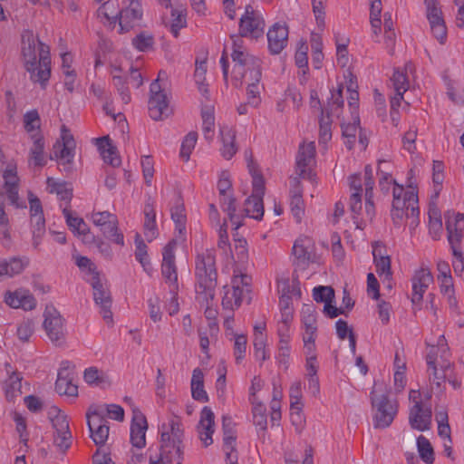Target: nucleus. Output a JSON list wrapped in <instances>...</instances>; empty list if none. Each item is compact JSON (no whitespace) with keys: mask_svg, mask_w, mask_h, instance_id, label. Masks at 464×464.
<instances>
[{"mask_svg":"<svg viewBox=\"0 0 464 464\" xmlns=\"http://www.w3.org/2000/svg\"><path fill=\"white\" fill-rule=\"evenodd\" d=\"M218 333V326L215 322L208 324V330L198 329L199 346L203 353H208V347L210 343L209 338L217 337Z\"/></svg>","mask_w":464,"mask_h":464,"instance_id":"49","label":"nucleus"},{"mask_svg":"<svg viewBox=\"0 0 464 464\" xmlns=\"http://www.w3.org/2000/svg\"><path fill=\"white\" fill-rule=\"evenodd\" d=\"M4 302L11 308L31 311L36 307V300L28 289L18 288L7 290L4 295Z\"/></svg>","mask_w":464,"mask_h":464,"instance_id":"21","label":"nucleus"},{"mask_svg":"<svg viewBox=\"0 0 464 464\" xmlns=\"http://www.w3.org/2000/svg\"><path fill=\"white\" fill-rule=\"evenodd\" d=\"M447 237L454 256L453 269L459 276L464 269L462 240L464 238V214L448 210L444 213Z\"/></svg>","mask_w":464,"mask_h":464,"instance_id":"4","label":"nucleus"},{"mask_svg":"<svg viewBox=\"0 0 464 464\" xmlns=\"http://www.w3.org/2000/svg\"><path fill=\"white\" fill-rule=\"evenodd\" d=\"M292 255L295 267L293 280L298 283L297 273L306 270L315 261V246L312 238L308 237H298L292 247Z\"/></svg>","mask_w":464,"mask_h":464,"instance_id":"8","label":"nucleus"},{"mask_svg":"<svg viewBox=\"0 0 464 464\" xmlns=\"http://www.w3.org/2000/svg\"><path fill=\"white\" fill-rule=\"evenodd\" d=\"M97 146L105 163L112 167H119L121 165V160L118 154L117 148L112 144L109 136L97 139Z\"/></svg>","mask_w":464,"mask_h":464,"instance_id":"31","label":"nucleus"},{"mask_svg":"<svg viewBox=\"0 0 464 464\" xmlns=\"http://www.w3.org/2000/svg\"><path fill=\"white\" fill-rule=\"evenodd\" d=\"M50 193H55L58 199L65 202V207L69 208L70 202L72 198V189L68 188L65 183L53 182L51 179L47 180Z\"/></svg>","mask_w":464,"mask_h":464,"instance_id":"46","label":"nucleus"},{"mask_svg":"<svg viewBox=\"0 0 464 464\" xmlns=\"http://www.w3.org/2000/svg\"><path fill=\"white\" fill-rule=\"evenodd\" d=\"M424 4L426 5L427 18L430 24L444 20L437 0H424Z\"/></svg>","mask_w":464,"mask_h":464,"instance_id":"64","label":"nucleus"},{"mask_svg":"<svg viewBox=\"0 0 464 464\" xmlns=\"http://www.w3.org/2000/svg\"><path fill=\"white\" fill-rule=\"evenodd\" d=\"M332 116L321 112L319 121V142L326 143L332 139Z\"/></svg>","mask_w":464,"mask_h":464,"instance_id":"54","label":"nucleus"},{"mask_svg":"<svg viewBox=\"0 0 464 464\" xmlns=\"http://www.w3.org/2000/svg\"><path fill=\"white\" fill-rule=\"evenodd\" d=\"M117 224V218L114 217L111 220L107 221L106 225L100 227V229L106 238L122 246L124 244V237L123 235L119 232Z\"/></svg>","mask_w":464,"mask_h":464,"instance_id":"44","label":"nucleus"},{"mask_svg":"<svg viewBox=\"0 0 464 464\" xmlns=\"http://www.w3.org/2000/svg\"><path fill=\"white\" fill-rule=\"evenodd\" d=\"M29 265V258L26 256H14L9 259L0 260V271L8 277H14L21 274Z\"/></svg>","mask_w":464,"mask_h":464,"instance_id":"34","label":"nucleus"},{"mask_svg":"<svg viewBox=\"0 0 464 464\" xmlns=\"http://www.w3.org/2000/svg\"><path fill=\"white\" fill-rule=\"evenodd\" d=\"M231 58L234 63L232 70V80L235 86H240L243 83V79L247 77L246 66L249 67V77L256 82H260L262 78L261 72V60L248 52L237 51L231 53Z\"/></svg>","mask_w":464,"mask_h":464,"instance_id":"6","label":"nucleus"},{"mask_svg":"<svg viewBox=\"0 0 464 464\" xmlns=\"http://www.w3.org/2000/svg\"><path fill=\"white\" fill-rule=\"evenodd\" d=\"M314 300L317 303L333 302L334 298V290L332 286L319 285L313 290Z\"/></svg>","mask_w":464,"mask_h":464,"instance_id":"62","label":"nucleus"},{"mask_svg":"<svg viewBox=\"0 0 464 464\" xmlns=\"http://www.w3.org/2000/svg\"><path fill=\"white\" fill-rule=\"evenodd\" d=\"M24 130L28 133H35L34 131H40V116L36 110L27 111L24 115Z\"/></svg>","mask_w":464,"mask_h":464,"instance_id":"58","label":"nucleus"},{"mask_svg":"<svg viewBox=\"0 0 464 464\" xmlns=\"http://www.w3.org/2000/svg\"><path fill=\"white\" fill-rule=\"evenodd\" d=\"M88 428L91 438L97 446L104 445L110 428L104 416V409L101 405H91L86 412Z\"/></svg>","mask_w":464,"mask_h":464,"instance_id":"10","label":"nucleus"},{"mask_svg":"<svg viewBox=\"0 0 464 464\" xmlns=\"http://www.w3.org/2000/svg\"><path fill=\"white\" fill-rule=\"evenodd\" d=\"M215 415L212 410L205 406L200 412V420L198 426L199 439L205 447L213 443L212 435L214 433Z\"/></svg>","mask_w":464,"mask_h":464,"instance_id":"28","label":"nucleus"},{"mask_svg":"<svg viewBox=\"0 0 464 464\" xmlns=\"http://www.w3.org/2000/svg\"><path fill=\"white\" fill-rule=\"evenodd\" d=\"M417 447L420 459L426 464H432L434 462V450L433 448L424 436L420 435L417 439Z\"/></svg>","mask_w":464,"mask_h":464,"instance_id":"50","label":"nucleus"},{"mask_svg":"<svg viewBox=\"0 0 464 464\" xmlns=\"http://www.w3.org/2000/svg\"><path fill=\"white\" fill-rule=\"evenodd\" d=\"M163 77L167 78L166 72L160 71L158 78L151 82L150 87L148 109L150 117L154 121H162L172 113L167 94L160 83Z\"/></svg>","mask_w":464,"mask_h":464,"instance_id":"7","label":"nucleus"},{"mask_svg":"<svg viewBox=\"0 0 464 464\" xmlns=\"http://www.w3.org/2000/svg\"><path fill=\"white\" fill-rule=\"evenodd\" d=\"M249 172L252 176L253 190L251 195L264 197L265 194V180L262 174L254 169L250 164L248 165Z\"/></svg>","mask_w":464,"mask_h":464,"instance_id":"61","label":"nucleus"},{"mask_svg":"<svg viewBox=\"0 0 464 464\" xmlns=\"http://www.w3.org/2000/svg\"><path fill=\"white\" fill-rule=\"evenodd\" d=\"M144 235L149 242L158 236L156 213L152 204L147 203L144 207Z\"/></svg>","mask_w":464,"mask_h":464,"instance_id":"38","label":"nucleus"},{"mask_svg":"<svg viewBox=\"0 0 464 464\" xmlns=\"http://www.w3.org/2000/svg\"><path fill=\"white\" fill-rule=\"evenodd\" d=\"M202 130L205 139L211 141L214 137L215 116L210 110H202Z\"/></svg>","mask_w":464,"mask_h":464,"instance_id":"53","label":"nucleus"},{"mask_svg":"<svg viewBox=\"0 0 464 464\" xmlns=\"http://www.w3.org/2000/svg\"><path fill=\"white\" fill-rule=\"evenodd\" d=\"M446 299L450 315L456 321L459 327L464 326V311H461L460 307L459 306V303L455 296V294L446 296Z\"/></svg>","mask_w":464,"mask_h":464,"instance_id":"57","label":"nucleus"},{"mask_svg":"<svg viewBox=\"0 0 464 464\" xmlns=\"http://www.w3.org/2000/svg\"><path fill=\"white\" fill-rule=\"evenodd\" d=\"M220 135L223 146L221 148L222 156L230 160L237 151L236 145V130L228 126H223L220 129Z\"/></svg>","mask_w":464,"mask_h":464,"instance_id":"35","label":"nucleus"},{"mask_svg":"<svg viewBox=\"0 0 464 464\" xmlns=\"http://www.w3.org/2000/svg\"><path fill=\"white\" fill-rule=\"evenodd\" d=\"M314 142L303 143L299 146L296 156V172L299 176L298 178L307 179L310 180L313 179L314 174L310 169V166L314 161Z\"/></svg>","mask_w":464,"mask_h":464,"instance_id":"19","label":"nucleus"},{"mask_svg":"<svg viewBox=\"0 0 464 464\" xmlns=\"http://www.w3.org/2000/svg\"><path fill=\"white\" fill-rule=\"evenodd\" d=\"M31 140H33V146L30 149L31 160L35 166L44 167L46 164L44 137L40 131H35L31 134Z\"/></svg>","mask_w":464,"mask_h":464,"instance_id":"37","label":"nucleus"},{"mask_svg":"<svg viewBox=\"0 0 464 464\" xmlns=\"http://www.w3.org/2000/svg\"><path fill=\"white\" fill-rule=\"evenodd\" d=\"M184 430L179 417L173 416L161 426L160 452L150 456V464H182L184 459Z\"/></svg>","mask_w":464,"mask_h":464,"instance_id":"2","label":"nucleus"},{"mask_svg":"<svg viewBox=\"0 0 464 464\" xmlns=\"http://www.w3.org/2000/svg\"><path fill=\"white\" fill-rule=\"evenodd\" d=\"M186 14V9L182 7L171 10L172 20L169 29L173 36L176 38L179 35V30L187 26Z\"/></svg>","mask_w":464,"mask_h":464,"instance_id":"48","label":"nucleus"},{"mask_svg":"<svg viewBox=\"0 0 464 464\" xmlns=\"http://www.w3.org/2000/svg\"><path fill=\"white\" fill-rule=\"evenodd\" d=\"M265 20L262 14L247 5L245 13L239 19L238 32L240 36L258 39L264 35Z\"/></svg>","mask_w":464,"mask_h":464,"instance_id":"12","label":"nucleus"},{"mask_svg":"<svg viewBox=\"0 0 464 464\" xmlns=\"http://www.w3.org/2000/svg\"><path fill=\"white\" fill-rule=\"evenodd\" d=\"M131 44L138 51L147 52L152 49L154 45V37L148 32H141L132 39Z\"/></svg>","mask_w":464,"mask_h":464,"instance_id":"52","label":"nucleus"},{"mask_svg":"<svg viewBox=\"0 0 464 464\" xmlns=\"http://www.w3.org/2000/svg\"><path fill=\"white\" fill-rule=\"evenodd\" d=\"M376 273L379 276H384L385 279H390L392 276L391 271V259L388 256H382L381 249L373 248L372 251Z\"/></svg>","mask_w":464,"mask_h":464,"instance_id":"42","label":"nucleus"},{"mask_svg":"<svg viewBox=\"0 0 464 464\" xmlns=\"http://www.w3.org/2000/svg\"><path fill=\"white\" fill-rule=\"evenodd\" d=\"M177 241L170 240L163 248L161 274L166 283L169 284L170 292L178 290V271L175 263V248Z\"/></svg>","mask_w":464,"mask_h":464,"instance_id":"16","label":"nucleus"},{"mask_svg":"<svg viewBox=\"0 0 464 464\" xmlns=\"http://www.w3.org/2000/svg\"><path fill=\"white\" fill-rule=\"evenodd\" d=\"M171 218L176 225V230L181 234L186 229V214L182 200L176 198L175 205L170 208Z\"/></svg>","mask_w":464,"mask_h":464,"instance_id":"45","label":"nucleus"},{"mask_svg":"<svg viewBox=\"0 0 464 464\" xmlns=\"http://www.w3.org/2000/svg\"><path fill=\"white\" fill-rule=\"evenodd\" d=\"M343 106V88L339 87L338 90L331 91V98L328 100L325 107L321 108V111H324V114L330 116H337L339 117L342 109Z\"/></svg>","mask_w":464,"mask_h":464,"instance_id":"41","label":"nucleus"},{"mask_svg":"<svg viewBox=\"0 0 464 464\" xmlns=\"http://www.w3.org/2000/svg\"><path fill=\"white\" fill-rule=\"evenodd\" d=\"M288 26L285 24L275 23L267 31V48L272 55H276L287 46Z\"/></svg>","mask_w":464,"mask_h":464,"instance_id":"20","label":"nucleus"},{"mask_svg":"<svg viewBox=\"0 0 464 464\" xmlns=\"http://www.w3.org/2000/svg\"><path fill=\"white\" fill-rule=\"evenodd\" d=\"M244 211L246 217L256 220L262 219L264 216L263 197L251 195L245 201Z\"/></svg>","mask_w":464,"mask_h":464,"instance_id":"40","label":"nucleus"},{"mask_svg":"<svg viewBox=\"0 0 464 464\" xmlns=\"http://www.w3.org/2000/svg\"><path fill=\"white\" fill-rule=\"evenodd\" d=\"M21 54L30 80L45 88L51 76L50 48L42 43L31 30H24L21 35Z\"/></svg>","mask_w":464,"mask_h":464,"instance_id":"1","label":"nucleus"},{"mask_svg":"<svg viewBox=\"0 0 464 464\" xmlns=\"http://www.w3.org/2000/svg\"><path fill=\"white\" fill-rule=\"evenodd\" d=\"M63 214L66 219L67 226L73 233L83 236L87 241H91L93 238L83 218L73 216L67 207L63 208Z\"/></svg>","mask_w":464,"mask_h":464,"instance_id":"33","label":"nucleus"},{"mask_svg":"<svg viewBox=\"0 0 464 464\" xmlns=\"http://www.w3.org/2000/svg\"><path fill=\"white\" fill-rule=\"evenodd\" d=\"M250 281L251 278L246 274L239 276L235 275L233 276L231 281L232 286L225 291L222 299V306L224 309L233 311L241 305L244 293L249 292Z\"/></svg>","mask_w":464,"mask_h":464,"instance_id":"13","label":"nucleus"},{"mask_svg":"<svg viewBox=\"0 0 464 464\" xmlns=\"http://www.w3.org/2000/svg\"><path fill=\"white\" fill-rule=\"evenodd\" d=\"M8 368H11L10 364H6V371L7 373H9V377L5 382L4 389L6 400L9 401H13L22 393L21 389L23 377L20 372L16 371L11 372V370H9Z\"/></svg>","mask_w":464,"mask_h":464,"instance_id":"32","label":"nucleus"},{"mask_svg":"<svg viewBox=\"0 0 464 464\" xmlns=\"http://www.w3.org/2000/svg\"><path fill=\"white\" fill-rule=\"evenodd\" d=\"M222 429L223 450L226 455V463L237 464L238 452L237 450V436L234 430V422L230 417H223Z\"/></svg>","mask_w":464,"mask_h":464,"instance_id":"18","label":"nucleus"},{"mask_svg":"<svg viewBox=\"0 0 464 464\" xmlns=\"http://www.w3.org/2000/svg\"><path fill=\"white\" fill-rule=\"evenodd\" d=\"M302 323L304 327L303 341L304 347L312 352L315 348V338L317 332L316 313L313 305H305L302 310Z\"/></svg>","mask_w":464,"mask_h":464,"instance_id":"22","label":"nucleus"},{"mask_svg":"<svg viewBox=\"0 0 464 464\" xmlns=\"http://www.w3.org/2000/svg\"><path fill=\"white\" fill-rule=\"evenodd\" d=\"M44 328L48 338L56 345H62L65 341V331L63 326V319L60 313L52 308H46L44 311Z\"/></svg>","mask_w":464,"mask_h":464,"instance_id":"15","label":"nucleus"},{"mask_svg":"<svg viewBox=\"0 0 464 464\" xmlns=\"http://www.w3.org/2000/svg\"><path fill=\"white\" fill-rule=\"evenodd\" d=\"M371 401L374 411V427L379 429L388 428L397 415V401L391 400L386 391L382 390L379 385L375 383L371 392Z\"/></svg>","mask_w":464,"mask_h":464,"instance_id":"5","label":"nucleus"},{"mask_svg":"<svg viewBox=\"0 0 464 464\" xmlns=\"http://www.w3.org/2000/svg\"><path fill=\"white\" fill-rule=\"evenodd\" d=\"M135 246V257L137 261H139L142 266L144 271L150 273L152 270V267L148 255V247L139 235L136 236Z\"/></svg>","mask_w":464,"mask_h":464,"instance_id":"47","label":"nucleus"},{"mask_svg":"<svg viewBox=\"0 0 464 464\" xmlns=\"http://www.w3.org/2000/svg\"><path fill=\"white\" fill-rule=\"evenodd\" d=\"M393 184L395 187L392 190L393 200H396L407 203V210H410V213H407V218H411V226L415 227L419 225V215L420 209L418 207V195L414 188H411L409 191L404 192L403 187L400 186L393 180Z\"/></svg>","mask_w":464,"mask_h":464,"instance_id":"17","label":"nucleus"},{"mask_svg":"<svg viewBox=\"0 0 464 464\" xmlns=\"http://www.w3.org/2000/svg\"><path fill=\"white\" fill-rule=\"evenodd\" d=\"M69 364L68 361L62 363L63 366L58 372L55 382V391L60 395L76 397L78 395V386L73 383V377L69 371Z\"/></svg>","mask_w":464,"mask_h":464,"instance_id":"27","label":"nucleus"},{"mask_svg":"<svg viewBox=\"0 0 464 464\" xmlns=\"http://www.w3.org/2000/svg\"><path fill=\"white\" fill-rule=\"evenodd\" d=\"M142 8L140 3L122 9L119 13L120 33H127L135 26L140 25L142 19Z\"/></svg>","mask_w":464,"mask_h":464,"instance_id":"25","label":"nucleus"},{"mask_svg":"<svg viewBox=\"0 0 464 464\" xmlns=\"http://www.w3.org/2000/svg\"><path fill=\"white\" fill-rule=\"evenodd\" d=\"M147 429L148 422L146 417L139 410H133V417L130 425V442L132 446L138 449L145 447Z\"/></svg>","mask_w":464,"mask_h":464,"instance_id":"26","label":"nucleus"},{"mask_svg":"<svg viewBox=\"0 0 464 464\" xmlns=\"http://www.w3.org/2000/svg\"><path fill=\"white\" fill-rule=\"evenodd\" d=\"M197 140L198 133L196 131H190L185 136L181 143L179 153L183 160L188 161L189 160L190 154L195 148Z\"/></svg>","mask_w":464,"mask_h":464,"instance_id":"56","label":"nucleus"},{"mask_svg":"<svg viewBox=\"0 0 464 464\" xmlns=\"http://www.w3.org/2000/svg\"><path fill=\"white\" fill-rule=\"evenodd\" d=\"M411 302L413 304H419L422 301L423 295L428 289L429 285L433 282V276L428 269L421 268L415 273L411 279Z\"/></svg>","mask_w":464,"mask_h":464,"instance_id":"29","label":"nucleus"},{"mask_svg":"<svg viewBox=\"0 0 464 464\" xmlns=\"http://www.w3.org/2000/svg\"><path fill=\"white\" fill-rule=\"evenodd\" d=\"M219 204L224 212H227L232 225L235 226L234 229L237 230L241 226V218L236 215V198L233 192H225L224 196H219Z\"/></svg>","mask_w":464,"mask_h":464,"instance_id":"36","label":"nucleus"},{"mask_svg":"<svg viewBox=\"0 0 464 464\" xmlns=\"http://www.w3.org/2000/svg\"><path fill=\"white\" fill-rule=\"evenodd\" d=\"M410 210H407V203H403L396 200L392 202L391 217L392 222L395 227H401L403 224L404 217L407 218V213H410Z\"/></svg>","mask_w":464,"mask_h":464,"instance_id":"55","label":"nucleus"},{"mask_svg":"<svg viewBox=\"0 0 464 464\" xmlns=\"http://www.w3.org/2000/svg\"><path fill=\"white\" fill-rule=\"evenodd\" d=\"M93 291V300L100 307V313L103 320L108 324H112V312L111 310L112 304L111 295L109 287L103 283L99 273H93L92 277L88 279Z\"/></svg>","mask_w":464,"mask_h":464,"instance_id":"11","label":"nucleus"},{"mask_svg":"<svg viewBox=\"0 0 464 464\" xmlns=\"http://www.w3.org/2000/svg\"><path fill=\"white\" fill-rule=\"evenodd\" d=\"M432 411L430 406L413 404L410 409L409 422L414 430L424 431L430 428Z\"/></svg>","mask_w":464,"mask_h":464,"instance_id":"23","label":"nucleus"},{"mask_svg":"<svg viewBox=\"0 0 464 464\" xmlns=\"http://www.w3.org/2000/svg\"><path fill=\"white\" fill-rule=\"evenodd\" d=\"M30 218L34 236H44L45 233V219L40 199L32 193L29 195Z\"/></svg>","mask_w":464,"mask_h":464,"instance_id":"30","label":"nucleus"},{"mask_svg":"<svg viewBox=\"0 0 464 464\" xmlns=\"http://www.w3.org/2000/svg\"><path fill=\"white\" fill-rule=\"evenodd\" d=\"M234 355L237 364L241 363L246 352L247 339L245 334H235Z\"/></svg>","mask_w":464,"mask_h":464,"instance_id":"59","label":"nucleus"},{"mask_svg":"<svg viewBox=\"0 0 464 464\" xmlns=\"http://www.w3.org/2000/svg\"><path fill=\"white\" fill-rule=\"evenodd\" d=\"M371 3V13L370 19L371 24L373 28L374 34H377L381 30V13H382V1L381 0H370Z\"/></svg>","mask_w":464,"mask_h":464,"instance_id":"60","label":"nucleus"},{"mask_svg":"<svg viewBox=\"0 0 464 464\" xmlns=\"http://www.w3.org/2000/svg\"><path fill=\"white\" fill-rule=\"evenodd\" d=\"M196 292L206 302L215 296L218 272L214 249H205L195 258Z\"/></svg>","mask_w":464,"mask_h":464,"instance_id":"3","label":"nucleus"},{"mask_svg":"<svg viewBox=\"0 0 464 464\" xmlns=\"http://www.w3.org/2000/svg\"><path fill=\"white\" fill-rule=\"evenodd\" d=\"M277 334L279 336L278 362L280 364H284L285 367L287 368L290 355V334L289 332H286L285 325L278 327Z\"/></svg>","mask_w":464,"mask_h":464,"instance_id":"39","label":"nucleus"},{"mask_svg":"<svg viewBox=\"0 0 464 464\" xmlns=\"http://www.w3.org/2000/svg\"><path fill=\"white\" fill-rule=\"evenodd\" d=\"M290 208L296 222H301L304 215V201L303 199V186L299 178L290 179Z\"/></svg>","mask_w":464,"mask_h":464,"instance_id":"24","label":"nucleus"},{"mask_svg":"<svg viewBox=\"0 0 464 464\" xmlns=\"http://www.w3.org/2000/svg\"><path fill=\"white\" fill-rule=\"evenodd\" d=\"M439 347L431 346L426 355V362L430 382L434 383L438 389H440L447 378L450 376L452 369L449 360L443 358L442 355L439 358Z\"/></svg>","mask_w":464,"mask_h":464,"instance_id":"9","label":"nucleus"},{"mask_svg":"<svg viewBox=\"0 0 464 464\" xmlns=\"http://www.w3.org/2000/svg\"><path fill=\"white\" fill-rule=\"evenodd\" d=\"M62 141L57 140L53 145V155L51 160H59L63 165V170L71 171L72 163L74 157L75 141L73 137L63 128Z\"/></svg>","mask_w":464,"mask_h":464,"instance_id":"14","label":"nucleus"},{"mask_svg":"<svg viewBox=\"0 0 464 464\" xmlns=\"http://www.w3.org/2000/svg\"><path fill=\"white\" fill-rule=\"evenodd\" d=\"M253 423L260 430L266 431L267 429L266 408L264 404L258 402L252 408Z\"/></svg>","mask_w":464,"mask_h":464,"instance_id":"51","label":"nucleus"},{"mask_svg":"<svg viewBox=\"0 0 464 464\" xmlns=\"http://www.w3.org/2000/svg\"><path fill=\"white\" fill-rule=\"evenodd\" d=\"M234 248L237 262L245 263L248 258V250L246 240L238 237V233L234 234Z\"/></svg>","mask_w":464,"mask_h":464,"instance_id":"63","label":"nucleus"},{"mask_svg":"<svg viewBox=\"0 0 464 464\" xmlns=\"http://www.w3.org/2000/svg\"><path fill=\"white\" fill-rule=\"evenodd\" d=\"M48 416L55 432H66V430H70L67 416L58 407H51L48 411Z\"/></svg>","mask_w":464,"mask_h":464,"instance_id":"43","label":"nucleus"}]
</instances>
